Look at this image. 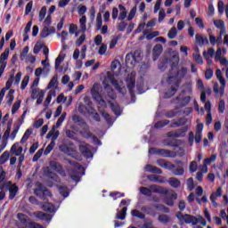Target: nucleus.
<instances>
[{
    "mask_svg": "<svg viewBox=\"0 0 228 228\" xmlns=\"http://www.w3.org/2000/svg\"><path fill=\"white\" fill-rule=\"evenodd\" d=\"M158 220L160 224L167 225V224H170V216L166 214L159 215Z\"/></svg>",
    "mask_w": 228,
    "mask_h": 228,
    "instance_id": "bb28decb",
    "label": "nucleus"
},
{
    "mask_svg": "<svg viewBox=\"0 0 228 228\" xmlns=\"http://www.w3.org/2000/svg\"><path fill=\"white\" fill-rule=\"evenodd\" d=\"M92 146L90 144L86 145H80L78 150L81 152L82 156L86 158V159H90V158H94V153L92 152V150L90 149Z\"/></svg>",
    "mask_w": 228,
    "mask_h": 228,
    "instance_id": "6e6552de",
    "label": "nucleus"
},
{
    "mask_svg": "<svg viewBox=\"0 0 228 228\" xmlns=\"http://www.w3.org/2000/svg\"><path fill=\"white\" fill-rule=\"evenodd\" d=\"M55 130L56 126H53L52 130L47 134L46 138L49 139L52 136L53 140H56L58 136H60V132Z\"/></svg>",
    "mask_w": 228,
    "mask_h": 228,
    "instance_id": "7c9ffc66",
    "label": "nucleus"
},
{
    "mask_svg": "<svg viewBox=\"0 0 228 228\" xmlns=\"http://www.w3.org/2000/svg\"><path fill=\"white\" fill-rule=\"evenodd\" d=\"M40 92H42V90H40L39 88H33L32 94H31V98L38 99V97H40Z\"/></svg>",
    "mask_w": 228,
    "mask_h": 228,
    "instance_id": "680f3d73",
    "label": "nucleus"
},
{
    "mask_svg": "<svg viewBox=\"0 0 228 228\" xmlns=\"http://www.w3.org/2000/svg\"><path fill=\"white\" fill-rule=\"evenodd\" d=\"M13 94H15V90L10 89L7 94V104L9 106H12V102H13L15 96H13Z\"/></svg>",
    "mask_w": 228,
    "mask_h": 228,
    "instance_id": "58836bf2",
    "label": "nucleus"
},
{
    "mask_svg": "<svg viewBox=\"0 0 228 228\" xmlns=\"http://www.w3.org/2000/svg\"><path fill=\"white\" fill-rule=\"evenodd\" d=\"M102 28V15L101 13H98L96 17V28L101 29Z\"/></svg>",
    "mask_w": 228,
    "mask_h": 228,
    "instance_id": "bf43d9fd",
    "label": "nucleus"
},
{
    "mask_svg": "<svg viewBox=\"0 0 228 228\" xmlns=\"http://www.w3.org/2000/svg\"><path fill=\"white\" fill-rule=\"evenodd\" d=\"M170 124V120L164 119L158 121L154 124L155 129H161V127H165V126H168Z\"/></svg>",
    "mask_w": 228,
    "mask_h": 228,
    "instance_id": "2f4dec72",
    "label": "nucleus"
},
{
    "mask_svg": "<svg viewBox=\"0 0 228 228\" xmlns=\"http://www.w3.org/2000/svg\"><path fill=\"white\" fill-rule=\"evenodd\" d=\"M186 133H188V126H183L175 131H170L167 133L168 138H184L186 136Z\"/></svg>",
    "mask_w": 228,
    "mask_h": 228,
    "instance_id": "0eeeda50",
    "label": "nucleus"
},
{
    "mask_svg": "<svg viewBox=\"0 0 228 228\" xmlns=\"http://www.w3.org/2000/svg\"><path fill=\"white\" fill-rule=\"evenodd\" d=\"M127 213V208L124 207L120 212L116 216L117 220H126V215Z\"/></svg>",
    "mask_w": 228,
    "mask_h": 228,
    "instance_id": "c9c22d12",
    "label": "nucleus"
},
{
    "mask_svg": "<svg viewBox=\"0 0 228 228\" xmlns=\"http://www.w3.org/2000/svg\"><path fill=\"white\" fill-rule=\"evenodd\" d=\"M46 177H48V179H50L52 183H60L61 181L60 176H58L56 173L49 170L46 172Z\"/></svg>",
    "mask_w": 228,
    "mask_h": 228,
    "instance_id": "b1692460",
    "label": "nucleus"
},
{
    "mask_svg": "<svg viewBox=\"0 0 228 228\" xmlns=\"http://www.w3.org/2000/svg\"><path fill=\"white\" fill-rule=\"evenodd\" d=\"M166 195V197L164 198V203L167 206H169L170 208H172L174 206V201L177 200V193L175 192H168Z\"/></svg>",
    "mask_w": 228,
    "mask_h": 228,
    "instance_id": "9d476101",
    "label": "nucleus"
},
{
    "mask_svg": "<svg viewBox=\"0 0 228 228\" xmlns=\"http://www.w3.org/2000/svg\"><path fill=\"white\" fill-rule=\"evenodd\" d=\"M195 23L196 26L200 28V29H204V28H206V26L204 25V21L202 20V18H195Z\"/></svg>",
    "mask_w": 228,
    "mask_h": 228,
    "instance_id": "0e129e2a",
    "label": "nucleus"
},
{
    "mask_svg": "<svg viewBox=\"0 0 228 228\" xmlns=\"http://www.w3.org/2000/svg\"><path fill=\"white\" fill-rule=\"evenodd\" d=\"M50 167L52 170H55L58 174H63V167L61 166L58 162H50Z\"/></svg>",
    "mask_w": 228,
    "mask_h": 228,
    "instance_id": "393cba45",
    "label": "nucleus"
},
{
    "mask_svg": "<svg viewBox=\"0 0 228 228\" xmlns=\"http://www.w3.org/2000/svg\"><path fill=\"white\" fill-rule=\"evenodd\" d=\"M70 145L72 144H61L59 149L61 152H63L64 154H67L68 156H70L71 158H74L75 159H77V151L72 148Z\"/></svg>",
    "mask_w": 228,
    "mask_h": 228,
    "instance_id": "423d86ee",
    "label": "nucleus"
},
{
    "mask_svg": "<svg viewBox=\"0 0 228 228\" xmlns=\"http://www.w3.org/2000/svg\"><path fill=\"white\" fill-rule=\"evenodd\" d=\"M13 81H15V76H11L8 80L5 83V87H4L3 89L7 91L10 90V88H12V85H13Z\"/></svg>",
    "mask_w": 228,
    "mask_h": 228,
    "instance_id": "37998d69",
    "label": "nucleus"
},
{
    "mask_svg": "<svg viewBox=\"0 0 228 228\" xmlns=\"http://www.w3.org/2000/svg\"><path fill=\"white\" fill-rule=\"evenodd\" d=\"M51 33H49V28L44 27L43 30L40 33L41 38H47Z\"/></svg>",
    "mask_w": 228,
    "mask_h": 228,
    "instance_id": "338daca9",
    "label": "nucleus"
},
{
    "mask_svg": "<svg viewBox=\"0 0 228 228\" xmlns=\"http://www.w3.org/2000/svg\"><path fill=\"white\" fill-rule=\"evenodd\" d=\"M19 142L14 143L11 148V152H13L15 156H21L22 154V147H19Z\"/></svg>",
    "mask_w": 228,
    "mask_h": 228,
    "instance_id": "c85d7f7f",
    "label": "nucleus"
},
{
    "mask_svg": "<svg viewBox=\"0 0 228 228\" xmlns=\"http://www.w3.org/2000/svg\"><path fill=\"white\" fill-rule=\"evenodd\" d=\"M46 13H47V7L43 6L39 12V22H42V20L45 19Z\"/></svg>",
    "mask_w": 228,
    "mask_h": 228,
    "instance_id": "5fc2aeb1",
    "label": "nucleus"
},
{
    "mask_svg": "<svg viewBox=\"0 0 228 228\" xmlns=\"http://www.w3.org/2000/svg\"><path fill=\"white\" fill-rule=\"evenodd\" d=\"M153 207L162 213H170V208L163 204H155Z\"/></svg>",
    "mask_w": 228,
    "mask_h": 228,
    "instance_id": "f704fd0d",
    "label": "nucleus"
},
{
    "mask_svg": "<svg viewBox=\"0 0 228 228\" xmlns=\"http://www.w3.org/2000/svg\"><path fill=\"white\" fill-rule=\"evenodd\" d=\"M183 222L184 224H191L192 225H197V224H199V219L190 214H184Z\"/></svg>",
    "mask_w": 228,
    "mask_h": 228,
    "instance_id": "dca6fc26",
    "label": "nucleus"
},
{
    "mask_svg": "<svg viewBox=\"0 0 228 228\" xmlns=\"http://www.w3.org/2000/svg\"><path fill=\"white\" fill-rule=\"evenodd\" d=\"M157 165H159V167L161 168L169 170L172 172L173 175H184V167L183 166H175L172 164V162L167 161L163 159H158Z\"/></svg>",
    "mask_w": 228,
    "mask_h": 228,
    "instance_id": "7ed1b4c3",
    "label": "nucleus"
},
{
    "mask_svg": "<svg viewBox=\"0 0 228 228\" xmlns=\"http://www.w3.org/2000/svg\"><path fill=\"white\" fill-rule=\"evenodd\" d=\"M186 122H188L186 118H180L171 124V127H183V126H185Z\"/></svg>",
    "mask_w": 228,
    "mask_h": 228,
    "instance_id": "4be33fe9",
    "label": "nucleus"
},
{
    "mask_svg": "<svg viewBox=\"0 0 228 228\" xmlns=\"http://www.w3.org/2000/svg\"><path fill=\"white\" fill-rule=\"evenodd\" d=\"M29 136H31V130L27 129L21 137L20 143H26V142L29 140Z\"/></svg>",
    "mask_w": 228,
    "mask_h": 228,
    "instance_id": "c03bdc74",
    "label": "nucleus"
},
{
    "mask_svg": "<svg viewBox=\"0 0 228 228\" xmlns=\"http://www.w3.org/2000/svg\"><path fill=\"white\" fill-rule=\"evenodd\" d=\"M104 88L106 94L103 95L101 94L102 87L99 86V84H94L91 89V95L98 104H106V101L110 102V101H115V99H117V94L115 90L110 86V84H105Z\"/></svg>",
    "mask_w": 228,
    "mask_h": 228,
    "instance_id": "f257e3e1",
    "label": "nucleus"
},
{
    "mask_svg": "<svg viewBox=\"0 0 228 228\" xmlns=\"http://www.w3.org/2000/svg\"><path fill=\"white\" fill-rule=\"evenodd\" d=\"M51 88H58V74H55L47 86V90Z\"/></svg>",
    "mask_w": 228,
    "mask_h": 228,
    "instance_id": "a878e982",
    "label": "nucleus"
},
{
    "mask_svg": "<svg viewBox=\"0 0 228 228\" xmlns=\"http://www.w3.org/2000/svg\"><path fill=\"white\" fill-rule=\"evenodd\" d=\"M36 218L42 220L43 222H51L53 216L49 214H45L44 212L38 211L35 213Z\"/></svg>",
    "mask_w": 228,
    "mask_h": 228,
    "instance_id": "f3484780",
    "label": "nucleus"
},
{
    "mask_svg": "<svg viewBox=\"0 0 228 228\" xmlns=\"http://www.w3.org/2000/svg\"><path fill=\"white\" fill-rule=\"evenodd\" d=\"M8 56H10V49L5 48L4 52L0 55V65H8V62L6 61Z\"/></svg>",
    "mask_w": 228,
    "mask_h": 228,
    "instance_id": "aec40b11",
    "label": "nucleus"
},
{
    "mask_svg": "<svg viewBox=\"0 0 228 228\" xmlns=\"http://www.w3.org/2000/svg\"><path fill=\"white\" fill-rule=\"evenodd\" d=\"M131 215L135 218H140V220H145V215L140 212L138 209L132 210Z\"/></svg>",
    "mask_w": 228,
    "mask_h": 228,
    "instance_id": "e433bc0d",
    "label": "nucleus"
},
{
    "mask_svg": "<svg viewBox=\"0 0 228 228\" xmlns=\"http://www.w3.org/2000/svg\"><path fill=\"white\" fill-rule=\"evenodd\" d=\"M83 130L79 132V134H81L82 138H86V140H88L89 138H94V134L90 132V130H85V126H82Z\"/></svg>",
    "mask_w": 228,
    "mask_h": 228,
    "instance_id": "c756f323",
    "label": "nucleus"
},
{
    "mask_svg": "<svg viewBox=\"0 0 228 228\" xmlns=\"http://www.w3.org/2000/svg\"><path fill=\"white\" fill-rule=\"evenodd\" d=\"M168 183L172 188H179L181 186V181L175 177L169 178Z\"/></svg>",
    "mask_w": 228,
    "mask_h": 228,
    "instance_id": "473e14b6",
    "label": "nucleus"
},
{
    "mask_svg": "<svg viewBox=\"0 0 228 228\" xmlns=\"http://www.w3.org/2000/svg\"><path fill=\"white\" fill-rule=\"evenodd\" d=\"M41 209H43V211H45L46 213H54V206L53 205V203L50 202H45L42 207Z\"/></svg>",
    "mask_w": 228,
    "mask_h": 228,
    "instance_id": "412c9836",
    "label": "nucleus"
},
{
    "mask_svg": "<svg viewBox=\"0 0 228 228\" xmlns=\"http://www.w3.org/2000/svg\"><path fill=\"white\" fill-rule=\"evenodd\" d=\"M53 97H56V91L50 90L47 96H46L45 103H44V106L45 108H47V106H49V104H51V101H53Z\"/></svg>",
    "mask_w": 228,
    "mask_h": 228,
    "instance_id": "5701e85b",
    "label": "nucleus"
},
{
    "mask_svg": "<svg viewBox=\"0 0 228 228\" xmlns=\"http://www.w3.org/2000/svg\"><path fill=\"white\" fill-rule=\"evenodd\" d=\"M59 193L60 195H61V197H64V199H67V197H69L70 192L69 191V188L65 186H61L59 187Z\"/></svg>",
    "mask_w": 228,
    "mask_h": 228,
    "instance_id": "4c0bfd02",
    "label": "nucleus"
},
{
    "mask_svg": "<svg viewBox=\"0 0 228 228\" xmlns=\"http://www.w3.org/2000/svg\"><path fill=\"white\" fill-rule=\"evenodd\" d=\"M215 161H216V155L213 154L210 158L204 159V167H208V165H211V163H215Z\"/></svg>",
    "mask_w": 228,
    "mask_h": 228,
    "instance_id": "a18cd8bd",
    "label": "nucleus"
},
{
    "mask_svg": "<svg viewBox=\"0 0 228 228\" xmlns=\"http://www.w3.org/2000/svg\"><path fill=\"white\" fill-rule=\"evenodd\" d=\"M161 53H163V45H156L152 50L153 61H156V60H158L159 58V56H161Z\"/></svg>",
    "mask_w": 228,
    "mask_h": 228,
    "instance_id": "4468645a",
    "label": "nucleus"
},
{
    "mask_svg": "<svg viewBox=\"0 0 228 228\" xmlns=\"http://www.w3.org/2000/svg\"><path fill=\"white\" fill-rule=\"evenodd\" d=\"M221 86L218 88V85H214V92L215 94H219L220 95H224L225 94V78L224 77H221V78H218Z\"/></svg>",
    "mask_w": 228,
    "mask_h": 228,
    "instance_id": "f8f14e48",
    "label": "nucleus"
},
{
    "mask_svg": "<svg viewBox=\"0 0 228 228\" xmlns=\"http://www.w3.org/2000/svg\"><path fill=\"white\" fill-rule=\"evenodd\" d=\"M195 40L196 44H198L200 47H204V45H208V44H209L208 37H204L199 34H196Z\"/></svg>",
    "mask_w": 228,
    "mask_h": 228,
    "instance_id": "a211bd4d",
    "label": "nucleus"
},
{
    "mask_svg": "<svg viewBox=\"0 0 228 228\" xmlns=\"http://www.w3.org/2000/svg\"><path fill=\"white\" fill-rule=\"evenodd\" d=\"M10 158V152L8 151H5L1 156H0V165H4L6 161H8Z\"/></svg>",
    "mask_w": 228,
    "mask_h": 228,
    "instance_id": "79ce46f5",
    "label": "nucleus"
},
{
    "mask_svg": "<svg viewBox=\"0 0 228 228\" xmlns=\"http://www.w3.org/2000/svg\"><path fill=\"white\" fill-rule=\"evenodd\" d=\"M72 121L74 122V124H77V126H79L80 127H84L86 131H90V126H88V124H86L85 122V119H83V118H81L80 116L76 114L73 115Z\"/></svg>",
    "mask_w": 228,
    "mask_h": 228,
    "instance_id": "9b49d317",
    "label": "nucleus"
},
{
    "mask_svg": "<svg viewBox=\"0 0 228 228\" xmlns=\"http://www.w3.org/2000/svg\"><path fill=\"white\" fill-rule=\"evenodd\" d=\"M138 54H140L138 52H134V53H127L126 55L125 63L126 67H134Z\"/></svg>",
    "mask_w": 228,
    "mask_h": 228,
    "instance_id": "1a4fd4ad",
    "label": "nucleus"
},
{
    "mask_svg": "<svg viewBox=\"0 0 228 228\" xmlns=\"http://www.w3.org/2000/svg\"><path fill=\"white\" fill-rule=\"evenodd\" d=\"M197 168H199V165H197V161H195V160L191 161L189 166V170H190L191 174L197 172Z\"/></svg>",
    "mask_w": 228,
    "mask_h": 228,
    "instance_id": "13d9d810",
    "label": "nucleus"
},
{
    "mask_svg": "<svg viewBox=\"0 0 228 228\" xmlns=\"http://www.w3.org/2000/svg\"><path fill=\"white\" fill-rule=\"evenodd\" d=\"M188 74V69L186 67H182L181 69L177 71V77H180V79H183L186 77Z\"/></svg>",
    "mask_w": 228,
    "mask_h": 228,
    "instance_id": "ea45409f",
    "label": "nucleus"
},
{
    "mask_svg": "<svg viewBox=\"0 0 228 228\" xmlns=\"http://www.w3.org/2000/svg\"><path fill=\"white\" fill-rule=\"evenodd\" d=\"M167 37L170 40H174L177 37V28L173 27L167 33Z\"/></svg>",
    "mask_w": 228,
    "mask_h": 228,
    "instance_id": "8fccbe9b",
    "label": "nucleus"
},
{
    "mask_svg": "<svg viewBox=\"0 0 228 228\" xmlns=\"http://www.w3.org/2000/svg\"><path fill=\"white\" fill-rule=\"evenodd\" d=\"M7 190L9 191V200H13L19 191V187L16 184H11Z\"/></svg>",
    "mask_w": 228,
    "mask_h": 228,
    "instance_id": "6ab92c4d",
    "label": "nucleus"
},
{
    "mask_svg": "<svg viewBox=\"0 0 228 228\" xmlns=\"http://www.w3.org/2000/svg\"><path fill=\"white\" fill-rule=\"evenodd\" d=\"M179 112L174 110H171L167 112H166V117L167 118H174V117H176V115H178Z\"/></svg>",
    "mask_w": 228,
    "mask_h": 228,
    "instance_id": "774afa93",
    "label": "nucleus"
},
{
    "mask_svg": "<svg viewBox=\"0 0 228 228\" xmlns=\"http://www.w3.org/2000/svg\"><path fill=\"white\" fill-rule=\"evenodd\" d=\"M85 40H86V35L82 34L78 39L76 41V46L77 47H81V45H83Z\"/></svg>",
    "mask_w": 228,
    "mask_h": 228,
    "instance_id": "6e6d98bb",
    "label": "nucleus"
},
{
    "mask_svg": "<svg viewBox=\"0 0 228 228\" xmlns=\"http://www.w3.org/2000/svg\"><path fill=\"white\" fill-rule=\"evenodd\" d=\"M110 110H112L113 113L117 117H120V115H122V110H120V106L119 105L111 104L110 105Z\"/></svg>",
    "mask_w": 228,
    "mask_h": 228,
    "instance_id": "a19ab883",
    "label": "nucleus"
},
{
    "mask_svg": "<svg viewBox=\"0 0 228 228\" xmlns=\"http://www.w3.org/2000/svg\"><path fill=\"white\" fill-rule=\"evenodd\" d=\"M63 60H65V55H58V57L55 59V70H58V69H60V66L61 65Z\"/></svg>",
    "mask_w": 228,
    "mask_h": 228,
    "instance_id": "de8ad7c7",
    "label": "nucleus"
},
{
    "mask_svg": "<svg viewBox=\"0 0 228 228\" xmlns=\"http://www.w3.org/2000/svg\"><path fill=\"white\" fill-rule=\"evenodd\" d=\"M29 83V76H25L20 84V90H26V86Z\"/></svg>",
    "mask_w": 228,
    "mask_h": 228,
    "instance_id": "052dcab7",
    "label": "nucleus"
},
{
    "mask_svg": "<svg viewBox=\"0 0 228 228\" xmlns=\"http://www.w3.org/2000/svg\"><path fill=\"white\" fill-rule=\"evenodd\" d=\"M158 156H161V158H175L177 154L175 153V151H172L170 150L159 149Z\"/></svg>",
    "mask_w": 228,
    "mask_h": 228,
    "instance_id": "ddd939ff",
    "label": "nucleus"
},
{
    "mask_svg": "<svg viewBox=\"0 0 228 228\" xmlns=\"http://www.w3.org/2000/svg\"><path fill=\"white\" fill-rule=\"evenodd\" d=\"M225 111V101L220 100L218 104V113H224Z\"/></svg>",
    "mask_w": 228,
    "mask_h": 228,
    "instance_id": "69168bd1",
    "label": "nucleus"
},
{
    "mask_svg": "<svg viewBox=\"0 0 228 228\" xmlns=\"http://www.w3.org/2000/svg\"><path fill=\"white\" fill-rule=\"evenodd\" d=\"M79 24H80V30L82 33L86 32V16L83 15L80 20H79Z\"/></svg>",
    "mask_w": 228,
    "mask_h": 228,
    "instance_id": "72a5a7b5",
    "label": "nucleus"
},
{
    "mask_svg": "<svg viewBox=\"0 0 228 228\" xmlns=\"http://www.w3.org/2000/svg\"><path fill=\"white\" fill-rule=\"evenodd\" d=\"M126 86L128 88L129 94L131 97L134 95V86H136V80L133 77H129L126 79Z\"/></svg>",
    "mask_w": 228,
    "mask_h": 228,
    "instance_id": "2eb2a0df",
    "label": "nucleus"
},
{
    "mask_svg": "<svg viewBox=\"0 0 228 228\" xmlns=\"http://www.w3.org/2000/svg\"><path fill=\"white\" fill-rule=\"evenodd\" d=\"M166 81L171 87L165 93V98L170 99L171 97H174L175 94H177L179 86H181V79H179L177 75H175L168 76Z\"/></svg>",
    "mask_w": 228,
    "mask_h": 228,
    "instance_id": "f03ea898",
    "label": "nucleus"
},
{
    "mask_svg": "<svg viewBox=\"0 0 228 228\" xmlns=\"http://www.w3.org/2000/svg\"><path fill=\"white\" fill-rule=\"evenodd\" d=\"M118 40H120V37L117 36L116 37L112 38L110 43V49H114L115 45H117V44H118Z\"/></svg>",
    "mask_w": 228,
    "mask_h": 228,
    "instance_id": "e2e57ef3",
    "label": "nucleus"
},
{
    "mask_svg": "<svg viewBox=\"0 0 228 228\" xmlns=\"http://www.w3.org/2000/svg\"><path fill=\"white\" fill-rule=\"evenodd\" d=\"M110 197H112L113 200H117V199H122L126 197V194L119 191H113L110 193Z\"/></svg>",
    "mask_w": 228,
    "mask_h": 228,
    "instance_id": "49530a36",
    "label": "nucleus"
},
{
    "mask_svg": "<svg viewBox=\"0 0 228 228\" xmlns=\"http://www.w3.org/2000/svg\"><path fill=\"white\" fill-rule=\"evenodd\" d=\"M35 195L39 197L41 200H45L47 197H52L51 191L44 185V183H38L37 188L34 190Z\"/></svg>",
    "mask_w": 228,
    "mask_h": 228,
    "instance_id": "39448f33",
    "label": "nucleus"
},
{
    "mask_svg": "<svg viewBox=\"0 0 228 228\" xmlns=\"http://www.w3.org/2000/svg\"><path fill=\"white\" fill-rule=\"evenodd\" d=\"M190 101H191V96H185L182 98L180 100V106H182V108H184V106H188V104H190Z\"/></svg>",
    "mask_w": 228,
    "mask_h": 228,
    "instance_id": "864d4df0",
    "label": "nucleus"
},
{
    "mask_svg": "<svg viewBox=\"0 0 228 228\" xmlns=\"http://www.w3.org/2000/svg\"><path fill=\"white\" fill-rule=\"evenodd\" d=\"M147 179L151 183H159V184H164L165 180L160 179L159 176L156 175H150L147 176Z\"/></svg>",
    "mask_w": 228,
    "mask_h": 228,
    "instance_id": "cd10ccee",
    "label": "nucleus"
},
{
    "mask_svg": "<svg viewBox=\"0 0 228 228\" xmlns=\"http://www.w3.org/2000/svg\"><path fill=\"white\" fill-rule=\"evenodd\" d=\"M194 61L198 63L199 65H203L204 64V60H202V55L199 53H193L192 54Z\"/></svg>",
    "mask_w": 228,
    "mask_h": 228,
    "instance_id": "603ef678",
    "label": "nucleus"
},
{
    "mask_svg": "<svg viewBox=\"0 0 228 228\" xmlns=\"http://www.w3.org/2000/svg\"><path fill=\"white\" fill-rule=\"evenodd\" d=\"M177 142H179V140L167 139L166 140V145H167V147H179V144L177 143Z\"/></svg>",
    "mask_w": 228,
    "mask_h": 228,
    "instance_id": "09e8293b",
    "label": "nucleus"
},
{
    "mask_svg": "<svg viewBox=\"0 0 228 228\" xmlns=\"http://www.w3.org/2000/svg\"><path fill=\"white\" fill-rule=\"evenodd\" d=\"M187 188L189 191H193L195 189V183L193 182V178L190 177L187 180Z\"/></svg>",
    "mask_w": 228,
    "mask_h": 228,
    "instance_id": "4d7b16f0",
    "label": "nucleus"
},
{
    "mask_svg": "<svg viewBox=\"0 0 228 228\" xmlns=\"http://www.w3.org/2000/svg\"><path fill=\"white\" fill-rule=\"evenodd\" d=\"M140 192L145 197H151V193H159V195H167L168 190L159 185L152 184L148 187H141Z\"/></svg>",
    "mask_w": 228,
    "mask_h": 228,
    "instance_id": "20e7f679",
    "label": "nucleus"
},
{
    "mask_svg": "<svg viewBox=\"0 0 228 228\" xmlns=\"http://www.w3.org/2000/svg\"><path fill=\"white\" fill-rule=\"evenodd\" d=\"M54 145H56V142H54V141H52L47 147L45 150V156H47L48 154H51V151H53V149H54Z\"/></svg>",
    "mask_w": 228,
    "mask_h": 228,
    "instance_id": "3c124183",
    "label": "nucleus"
}]
</instances>
